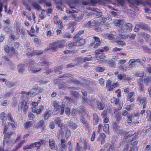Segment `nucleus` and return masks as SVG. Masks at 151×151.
<instances>
[{
	"instance_id": "nucleus-25",
	"label": "nucleus",
	"mask_w": 151,
	"mask_h": 151,
	"mask_svg": "<svg viewBox=\"0 0 151 151\" xmlns=\"http://www.w3.org/2000/svg\"><path fill=\"white\" fill-rule=\"evenodd\" d=\"M31 70L32 72L35 73L39 71L40 70V69L39 68H32L31 69Z\"/></svg>"
},
{
	"instance_id": "nucleus-29",
	"label": "nucleus",
	"mask_w": 151,
	"mask_h": 151,
	"mask_svg": "<svg viewBox=\"0 0 151 151\" xmlns=\"http://www.w3.org/2000/svg\"><path fill=\"white\" fill-rule=\"evenodd\" d=\"M35 146L37 148H38L40 146V144L39 142H37L35 143Z\"/></svg>"
},
{
	"instance_id": "nucleus-26",
	"label": "nucleus",
	"mask_w": 151,
	"mask_h": 151,
	"mask_svg": "<svg viewBox=\"0 0 151 151\" xmlns=\"http://www.w3.org/2000/svg\"><path fill=\"white\" fill-rule=\"evenodd\" d=\"M65 113L67 115H69L70 114V109L68 108L65 109Z\"/></svg>"
},
{
	"instance_id": "nucleus-52",
	"label": "nucleus",
	"mask_w": 151,
	"mask_h": 151,
	"mask_svg": "<svg viewBox=\"0 0 151 151\" xmlns=\"http://www.w3.org/2000/svg\"><path fill=\"white\" fill-rule=\"evenodd\" d=\"M52 11V9H49L48 10V12L49 13H51Z\"/></svg>"
},
{
	"instance_id": "nucleus-17",
	"label": "nucleus",
	"mask_w": 151,
	"mask_h": 151,
	"mask_svg": "<svg viewBox=\"0 0 151 151\" xmlns=\"http://www.w3.org/2000/svg\"><path fill=\"white\" fill-rule=\"evenodd\" d=\"M45 10H43L41 12L40 15V18L42 19H43L45 17Z\"/></svg>"
},
{
	"instance_id": "nucleus-58",
	"label": "nucleus",
	"mask_w": 151,
	"mask_h": 151,
	"mask_svg": "<svg viewBox=\"0 0 151 151\" xmlns=\"http://www.w3.org/2000/svg\"><path fill=\"white\" fill-rule=\"evenodd\" d=\"M1 115L2 116H3L4 117H5V116H6V114L4 113H2V114H1Z\"/></svg>"
},
{
	"instance_id": "nucleus-55",
	"label": "nucleus",
	"mask_w": 151,
	"mask_h": 151,
	"mask_svg": "<svg viewBox=\"0 0 151 151\" xmlns=\"http://www.w3.org/2000/svg\"><path fill=\"white\" fill-rule=\"evenodd\" d=\"M128 90L129 89L128 88H126L124 90V92L127 93L128 92H129V91H128Z\"/></svg>"
},
{
	"instance_id": "nucleus-30",
	"label": "nucleus",
	"mask_w": 151,
	"mask_h": 151,
	"mask_svg": "<svg viewBox=\"0 0 151 151\" xmlns=\"http://www.w3.org/2000/svg\"><path fill=\"white\" fill-rule=\"evenodd\" d=\"M38 101L37 102H33L32 103V105L33 106H37L38 105Z\"/></svg>"
},
{
	"instance_id": "nucleus-48",
	"label": "nucleus",
	"mask_w": 151,
	"mask_h": 151,
	"mask_svg": "<svg viewBox=\"0 0 151 151\" xmlns=\"http://www.w3.org/2000/svg\"><path fill=\"white\" fill-rule=\"evenodd\" d=\"M120 22V21H115V23L116 24V25H118V22L119 23H120L119 22Z\"/></svg>"
},
{
	"instance_id": "nucleus-57",
	"label": "nucleus",
	"mask_w": 151,
	"mask_h": 151,
	"mask_svg": "<svg viewBox=\"0 0 151 151\" xmlns=\"http://www.w3.org/2000/svg\"><path fill=\"white\" fill-rule=\"evenodd\" d=\"M32 17H33V20L34 21H35V16L34 14H33V15H32Z\"/></svg>"
},
{
	"instance_id": "nucleus-38",
	"label": "nucleus",
	"mask_w": 151,
	"mask_h": 151,
	"mask_svg": "<svg viewBox=\"0 0 151 151\" xmlns=\"http://www.w3.org/2000/svg\"><path fill=\"white\" fill-rule=\"evenodd\" d=\"M78 112V111H77L76 110L74 109L72 111V114H76Z\"/></svg>"
},
{
	"instance_id": "nucleus-37",
	"label": "nucleus",
	"mask_w": 151,
	"mask_h": 151,
	"mask_svg": "<svg viewBox=\"0 0 151 151\" xmlns=\"http://www.w3.org/2000/svg\"><path fill=\"white\" fill-rule=\"evenodd\" d=\"M116 92H117V96L118 97H119L121 96L120 91L119 90H118L115 91Z\"/></svg>"
},
{
	"instance_id": "nucleus-50",
	"label": "nucleus",
	"mask_w": 151,
	"mask_h": 151,
	"mask_svg": "<svg viewBox=\"0 0 151 151\" xmlns=\"http://www.w3.org/2000/svg\"><path fill=\"white\" fill-rule=\"evenodd\" d=\"M100 45V44L99 42H98L95 45L94 47H97V46H99Z\"/></svg>"
},
{
	"instance_id": "nucleus-56",
	"label": "nucleus",
	"mask_w": 151,
	"mask_h": 151,
	"mask_svg": "<svg viewBox=\"0 0 151 151\" xmlns=\"http://www.w3.org/2000/svg\"><path fill=\"white\" fill-rule=\"evenodd\" d=\"M24 24L28 26L29 25V23L27 22H25Z\"/></svg>"
},
{
	"instance_id": "nucleus-32",
	"label": "nucleus",
	"mask_w": 151,
	"mask_h": 151,
	"mask_svg": "<svg viewBox=\"0 0 151 151\" xmlns=\"http://www.w3.org/2000/svg\"><path fill=\"white\" fill-rule=\"evenodd\" d=\"M49 127L52 129H53L55 127V125L53 122H51L49 125Z\"/></svg>"
},
{
	"instance_id": "nucleus-36",
	"label": "nucleus",
	"mask_w": 151,
	"mask_h": 151,
	"mask_svg": "<svg viewBox=\"0 0 151 151\" xmlns=\"http://www.w3.org/2000/svg\"><path fill=\"white\" fill-rule=\"evenodd\" d=\"M135 62V60L133 59H132L130 60L129 61V65H131L133 63Z\"/></svg>"
},
{
	"instance_id": "nucleus-42",
	"label": "nucleus",
	"mask_w": 151,
	"mask_h": 151,
	"mask_svg": "<svg viewBox=\"0 0 151 151\" xmlns=\"http://www.w3.org/2000/svg\"><path fill=\"white\" fill-rule=\"evenodd\" d=\"M109 121V119L107 117H105L104 119V122L105 123H107Z\"/></svg>"
},
{
	"instance_id": "nucleus-64",
	"label": "nucleus",
	"mask_w": 151,
	"mask_h": 151,
	"mask_svg": "<svg viewBox=\"0 0 151 151\" xmlns=\"http://www.w3.org/2000/svg\"><path fill=\"white\" fill-rule=\"evenodd\" d=\"M5 22L6 23H9L10 22V21L9 20H6Z\"/></svg>"
},
{
	"instance_id": "nucleus-16",
	"label": "nucleus",
	"mask_w": 151,
	"mask_h": 151,
	"mask_svg": "<svg viewBox=\"0 0 151 151\" xmlns=\"http://www.w3.org/2000/svg\"><path fill=\"white\" fill-rule=\"evenodd\" d=\"M111 101L112 103L115 104H117L119 102V99L114 98L111 99Z\"/></svg>"
},
{
	"instance_id": "nucleus-6",
	"label": "nucleus",
	"mask_w": 151,
	"mask_h": 151,
	"mask_svg": "<svg viewBox=\"0 0 151 151\" xmlns=\"http://www.w3.org/2000/svg\"><path fill=\"white\" fill-rule=\"evenodd\" d=\"M70 134L69 131L68 130L64 129L63 133H61V135L63 137H65L66 138H68Z\"/></svg>"
},
{
	"instance_id": "nucleus-20",
	"label": "nucleus",
	"mask_w": 151,
	"mask_h": 151,
	"mask_svg": "<svg viewBox=\"0 0 151 151\" xmlns=\"http://www.w3.org/2000/svg\"><path fill=\"white\" fill-rule=\"evenodd\" d=\"M109 126L108 124H106L104 126V130L106 132H107L109 131Z\"/></svg>"
},
{
	"instance_id": "nucleus-31",
	"label": "nucleus",
	"mask_w": 151,
	"mask_h": 151,
	"mask_svg": "<svg viewBox=\"0 0 151 151\" xmlns=\"http://www.w3.org/2000/svg\"><path fill=\"white\" fill-rule=\"evenodd\" d=\"M49 113H51V112L50 111H49V112H47L45 113V119H47V118L49 116V114H48Z\"/></svg>"
},
{
	"instance_id": "nucleus-15",
	"label": "nucleus",
	"mask_w": 151,
	"mask_h": 151,
	"mask_svg": "<svg viewBox=\"0 0 151 151\" xmlns=\"http://www.w3.org/2000/svg\"><path fill=\"white\" fill-rule=\"evenodd\" d=\"M35 30L34 29L33 27H31V29L30 30V32H29V34L30 35V36L32 37H33L34 36V35L30 33H35Z\"/></svg>"
},
{
	"instance_id": "nucleus-33",
	"label": "nucleus",
	"mask_w": 151,
	"mask_h": 151,
	"mask_svg": "<svg viewBox=\"0 0 151 151\" xmlns=\"http://www.w3.org/2000/svg\"><path fill=\"white\" fill-rule=\"evenodd\" d=\"M118 78L119 79L122 80L123 79L124 77V76H122L120 74H119L118 75Z\"/></svg>"
},
{
	"instance_id": "nucleus-44",
	"label": "nucleus",
	"mask_w": 151,
	"mask_h": 151,
	"mask_svg": "<svg viewBox=\"0 0 151 151\" xmlns=\"http://www.w3.org/2000/svg\"><path fill=\"white\" fill-rule=\"evenodd\" d=\"M4 37L3 36H1L0 37V42H2L4 40Z\"/></svg>"
},
{
	"instance_id": "nucleus-22",
	"label": "nucleus",
	"mask_w": 151,
	"mask_h": 151,
	"mask_svg": "<svg viewBox=\"0 0 151 151\" xmlns=\"http://www.w3.org/2000/svg\"><path fill=\"white\" fill-rule=\"evenodd\" d=\"M10 48L9 47L7 46H6L5 47V50L6 52H10V51L11 52L13 53L14 52L13 50H10Z\"/></svg>"
},
{
	"instance_id": "nucleus-28",
	"label": "nucleus",
	"mask_w": 151,
	"mask_h": 151,
	"mask_svg": "<svg viewBox=\"0 0 151 151\" xmlns=\"http://www.w3.org/2000/svg\"><path fill=\"white\" fill-rule=\"evenodd\" d=\"M8 126L9 128H12V129H14L15 127L13 124L11 123H9L8 124Z\"/></svg>"
},
{
	"instance_id": "nucleus-14",
	"label": "nucleus",
	"mask_w": 151,
	"mask_h": 151,
	"mask_svg": "<svg viewBox=\"0 0 151 151\" xmlns=\"http://www.w3.org/2000/svg\"><path fill=\"white\" fill-rule=\"evenodd\" d=\"M134 93L133 92L129 93L128 94V99L129 101L131 102H132L134 101V99L133 98H131L133 95Z\"/></svg>"
},
{
	"instance_id": "nucleus-18",
	"label": "nucleus",
	"mask_w": 151,
	"mask_h": 151,
	"mask_svg": "<svg viewBox=\"0 0 151 151\" xmlns=\"http://www.w3.org/2000/svg\"><path fill=\"white\" fill-rule=\"evenodd\" d=\"M32 5L34 7H35V8L37 10L41 9V7L37 4L34 3L32 4Z\"/></svg>"
},
{
	"instance_id": "nucleus-62",
	"label": "nucleus",
	"mask_w": 151,
	"mask_h": 151,
	"mask_svg": "<svg viewBox=\"0 0 151 151\" xmlns=\"http://www.w3.org/2000/svg\"><path fill=\"white\" fill-rule=\"evenodd\" d=\"M108 38L110 40H112L113 39L114 37L113 36L111 37H108Z\"/></svg>"
},
{
	"instance_id": "nucleus-13",
	"label": "nucleus",
	"mask_w": 151,
	"mask_h": 151,
	"mask_svg": "<svg viewBox=\"0 0 151 151\" xmlns=\"http://www.w3.org/2000/svg\"><path fill=\"white\" fill-rule=\"evenodd\" d=\"M63 47V46L62 45L58 44L56 46V45H54L51 48L52 50H56L58 47L61 48Z\"/></svg>"
},
{
	"instance_id": "nucleus-34",
	"label": "nucleus",
	"mask_w": 151,
	"mask_h": 151,
	"mask_svg": "<svg viewBox=\"0 0 151 151\" xmlns=\"http://www.w3.org/2000/svg\"><path fill=\"white\" fill-rule=\"evenodd\" d=\"M126 62V61L125 60H120L119 61V63L120 64H123L125 63Z\"/></svg>"
},
{
	"instance_id": "nucleus-45",
	"label": "nucleus",
	"mask_w": 151,
	"mask_h": 151,
	"mask_svg": "<svg viewBox=\"0 0 151 151\" xmlns=\"http://www.w3.org/2000/svg\"><path fill=\"white\" fill-rule=\"evenodd\" d=\"M55 122L56 123H58L60 122V120L58 119H57L55 120Z\"/></svg>"
},
{
	"instance_id": "nucleus-1",
	"label": "nucleus",
	"mask_w": 151,
	"mask_h": 151,
	"mask_svg": "<svg viewBox=\"0 0 151 151\" xmlns=\"http://www.w3.org/2000/svg\"><path fill=\"white\" fill-rule=\"evenodd\" d=\"M28 104L27 99H24L23 97V101L20 103L19 105V107L24 112H25L28 108Z\"/></svg>"
},
{
	"instance_id": "nucleus-39",
	"label": "nucleus",
	"mask_w": 151,
	"mask_h": 151,
	"mask_svg": "<svg viewBox=\"0 0 151 151\" xmlns=\"http://www.w3.org/2000/svg\"><path fill=\"white\" fill-rule=\"evenodd\" d=\"M100 137L102 139H104L105 137V135L104 133H101L100 134Z\"/></svg>"
},
{
	"instance_id": "nucleus-24",
	"label": "nucleus",
	"mask_w": 151,
	"mask_h": 151,
	"mask_svg": "<svg viewBox=\"0 0 151 151\" xmlns=\"http://www.w3.org/2000/svg\"><path fill=\"white\" fill-rule=\"evenodd\" d=\"M96 70L97 71L99 72H102L104 70V68L102 67H98L96 68Z\"/></svg>"
},
{
	"instance_id": "nucleus-43",
	"label": "nucleus",
	"mask_w": 151,
	"mask_h": 151,
	"mask_svg": "<svg viewBox=\"0 0 151 151\" xmlns=\"http://www.w3.org/2000/svg\"><path fill=\"white\" fill-rule=\"evenodd\" d=\"M51 32L50 31H48L47 32V35L48 36H51Z\"/></svg>"
},
{
	"instance_id": "nucleus-8",
	"label": "nucleus",
	"mask_w": 151,
	"mask_h": 151,
	"mask_svg": "<svg viewBox=\"0 0 151 151\" xmlns=\"http://www.w3.org/2000/svg\"><path fill=\"white\" fill-rule=\"evenodd\" d=\"M55 141L54 140L52 139H50L49 140V146L50 148L52 149H55Z\"/></svg>"
},
{
	"instance_id": "nucleus-61",
	"label": "nucleus",
	"mask_w": 151,
	"mask_h": 151,
	"mask_svg": "<svg viewBox=\"0 0 151 151\" xmlns=\"http://www.w3.org/2000/svg\"><path fill=\"white\" fill-rule=\"evenodd\" d=\"M150 68H151V69L150 68H148V71L149 72L151 73V67H150Z\"/></svg>"
},
{
	"instance_id": "nucleus-7",
	"label": "nucleus",
	"mask_w": 151,
	"mask_h": 151,
	"mask_svg": "<svg viewBox=\"0 0 151 151\" xmlns=\"http://www.w3.org/2000/svg\"><path fill=\"white\" fill-rule=\"evenodd\" d=\"M109 50V48L107 46L104 47L103 49H101L100 50H97L96 51V53L98 54L100 53V51L101 52H104L106 51Z\"/></svg>"
},
{
	"instance_id": "nucleus-9",
	"label": "nucleus",
	"mask_w": 151,
	"mask_h": 151,
	"mask_svg": "<svg viewBox=\"0 0 151 151\" xmlns=\"http://www.w3.org/2000/svg\"><path fill=\"white\" fill-rule=\"evenodd\" d=\"M103 62L107 63L109 66L111 67H113L115 65L114 62L113 61H108L106 60H103Z\"/></svg>"
},
{
	"instance_id": "nucleus-19",
	"label": "nucleus",
	"mask_w": 151,
	"mask_h": 151,
	"mask_svg": "<svg viewBox=\"0 0 151 151\" xmlns=\"http://www.w3.org/2000/svg\"><path fill=\"white\" fill-rule=\"evenodd\" d=\"M105 56H103L102 55H97L94 58L96 59L99 60L103 59L104 58Z\"/></svg>"
},
{
	"instance_id": "nucleus-21",
	"label": "nucleus",
	"mask_w": 151,
	"mask_h": 151,
	"mask_svg": "<svg viewBox=\"0 0 151 151\" xmlns=\"http://www.w3.org/2000/svg\"><path fill=\"white\" fill-rule=\"evenodd\" d=\"M126 28L129 31H130L132 29V26L131 24H128L126 26Z\"/></svg>"
},
{
	"instance_id": "nucleus-27",
	"label": "nucleus",
	"mask_w": 151,
	"mask_h": 151,
	"mask_svg": "<svg viewBox=\"0 0 151 151\" xmlns=\"http://www.w3.org/2000/svg\"><path fill=\"white\" fill-rule=\"evenodd\" d=\"M29 117L30 119L32 120L34 118L35 116L32 114L30 113L29 115Z\"/></svg>"
},
{
	"instance_id": "nucleus-40",
	"label": "nucleus",
	"mask_w": 151,
	"mask_h": 151,
	"mask_svg": "<svg viewBox=\"0 0 151 151\" xmlns=\"http://www.w3.org/2000/svg\"><path fill=\"white\" fill-rule=\"evenodd\" d=\"M99 83L101 85L103 84L104 83V80L102 79H99Z\"/></svg>"
},
{
	"instance_id": "nucleus-47",
	"label": "nucleus",
	"mask_w": 151,
	"mask_h": 151,
	"mask_svg": "<svg viewBox=\"0 0 151 151\" xmlns=\"http://www.w3.org/2000/svg\"><path fill=\"white\" fill-rule=\"evenodd\" d=\"M127 114V112L126 111H124L122 112V114L124 115H126Z\"/></svg>"
},
{
	"instance_id": "nucleus-59",
	"label": "nucleus",
	"mask_w": 151,
	"mask_h": 151,
	"mask_svg": "<svg viewBox=\"0 0 151 151\" xmlns=\"http://www.w3.org/2000/svg\"><path fill=\"white\" fill-rule=\"evenodd\" d=\"M128 122L129 123H130L131 122V120L130 119L128 118Z\"/></svg>"
},
{
	"instance_id": "nucleus-46",
	"label": "nucleus",
	"mask_w": 151,
	"mask_h": 151,
	"mask_svg": "<svg viewBox=\"0 0 151 151\" xmlns=\"http://www.w3.org/2000/svg\"><path fill=\"white\" fill-rule=\"evenodd\" d=\"M94 39L97 42H100L99 39L97 37H95Z\"/></svg>"
},
{
	"instance_id": "nucleus-2",
	"label": "nucleus",
	"mask_w": 151,
	"mask_h": 151,
	"mask_svg": "<svg viewBox=\"0 0 151 151\" xmlns=\"http://www.w3.org/2000/svg\"><path fill=\"white\" fill-rule=\"evenodd\" d=\"M44 109V106L42 105H40L37 109L35 107H33L32 108V111L33 112L38 114H40Z\"/></svg>"
},
{
	"instance_id": "nucleus-54",
	"label": "nucleus",
	"mask_w": 151,
	"mask_h": 151,
	"mask_svg": "<svg viewBox=\"0 0 151 151\" xmlns=\"http://www.w3.org/2000/svg\"><path fill=\"white\" fill-rule=\"evenodd\" d=\"M70 52V51L68 50H66L64 51V52L65 53H68Z\"/></svg>"
},
{
	"instance_id": "nucleus-5",
	"label": "nucleus",
	"mask_w": 151,
	"mask_h": 151,
	"mask_svg": "<svg viewBox=\"0 0 151 151\" xmlns=\"http://www.w3.org/2000/svg\"><path fill=\"white\" fill-rule=\"evenodd\" d=\"M111 83V81H108L106 84V87L107 88H109V91L111 90L114 88L116 87L117 85V84L116 83H114L112 85L113 86V87L111 88V86L110 87H109V84H110Z\"/></svg>"
},
{
	"instance_id": "nucleus-63",
	"label": "nucleus",
	"mask_w": 151,
	"mask_h": 151,
	"mask_svg": "<svg viewBox=\"0 0 151 151\" xmlns=\"http://www.w3.org/2000/svg\"><path fill=\"white\" fill-rule=\"evenodd\" d=\"M7 12L9 14H11L12 13V11L11 10H9V12Z\"/></svg>"
},
{
	"instance_id": "nucleus-49",
	"label": "nucleus",
	"mask_w": 151,
	"mask_h": 151,
	"mask_svg": "<svg viewBox=\"0 0 151 151\" xmlns=\"http://www.w3.org/2000/svg\"><path fill=\"white\" fill-rule=\"evenodd\" d=\"M61 32V31L60 30H57V33L58 35L60 34Z\"/></svg>"
},
{
	"instance_id": "nucleus-10",
	"label": "nucleus",
	"mask_w": 151,
	"mask_h": 151,
	"mask_svg": "<svg viewBox=\"0 0 151 151\" xmlns=\"http://www.w3.org/2000/svg\"><path fill=\"white\" fill-rule=\"evenodd\" d=\"M34 124L30 122H26L25 124L24 127H25L27 128L29 127H33Z\"/></svg>"
},
{
	"instance_id": "nucleus-35",
	"label": "nucleus",
	"mask_w": 151,
	"mask_h": 151,
	"mask_svg": "<svg viewBox=\"0 0 151 151\" xmlns=\"http://www.w3.org/2000/svg\"><path fill=\"white\" fill-rule=\"evenodd\" d=\"M95 133H93L91 138V141H93L94 140L95 138Z\"/></svg>"
},
{
	"instance_id": "nucleus-11",
	"label": "nucleus",
	"mask_w": 151,
	"mask_h": 151,
	"mask_svg": "<svg viewBox=\"0 0 151 151\" xmlns=\"http://www.w3.org/2000/svg\"><path fill=\"white\" fill-rule=\"evenodd\" d=\"M77 44L76 43H73L72 42H69L68 44H67V46L69 48H71L72 47H73L74 46H77Z\"/></svg>"
},
{
	"instance_id": "nucleus-4",
	"label": "nucleus",
	"mask_w": 151,
	"mask_h": 151,
	"mask_svg": "<svg viewBox=\"0 0 151 151\" xmlns=\"http://www.w3.org/2000/svg\"><path fill=\"white\" fill-rule=\"evenodd\" d=\"M92 58V57L90 56L86 57L84 58V59H83L80 58H78L77 59V60L81 63L86 61H89L91 60Z\"/></svg>"
},
{
	"instance_id": "nucleus-3",
	"label": "nucleus",
	"mask_w": 151,
	"mask_h": 151,
	"mask_svg": "<svg viewBox=\"0 0 151 151\" xmlns=\"http://www.w3.org/2000/svg\"><path fill=\"white\" fill-rule=\"evenodd\" d=\"M52 103L54 107L53 113H54V114H55L56 113H55V111H57L59 109H60L61 107L58 105V104L56 101H53Z\"/></svg>"
},
{
	"instance_id": "nucleus-53",
	"label": "nucleus",
	"mask_w": 151,
	"mask_h": 151,
	"mask_svg": "<svg viewBox=\"0 0 151 151\" xmlns=\"http://www.w3.org/2000/svg\"><path fill=\"white\" fill-rule=\"evenodd\" d=\"M114 50L115 51H119L120 49L116 48H115L114 49Z\"/></svg>"
},
{
	"instance_id": "nucleus-51",
	"label": "nucleus",
	"mask_w": 151,
	"mask_h": 151,
	"mask_svg": "<svg viewBox=\"0 0 151 151\" xmlns=\"http://www.w3.org/2000/svg\"><path fill=\"white\" fill-rule=\"evenodd\" d=\"M56 93H52L51 95L52 96V97H54L56 96Z\"/></svg>"
},
{
	"instance_id": "nucleus-23",
	"label": "nucleus",
	"mask_w": 151,
	"mask_h": 151,
	"mask_svg": "<svg viewBox=\"0 0 151 151\" xmlns=\"http://www.w3.org/2000/svg\"><path fill=\"white\" fill-rule=\"evenodd\" d=\"M70 128L73 129L76 128L77 127L76 125L74 123H70Z\"/></svg>"
},
{
	"instance_id": "nucleus-41",
	"label": "nucleus",
	"mask_w": 151,
	"mask_h": 151,
	"mask_svg": "<svg viewBox=\"0 0 151 151\" xmlns=\"http://www.w3.org/2000/svg\"><path fill=\"white\" fill-rule=\"evenodd\" d=\"M139 26L138 25H137L135 27L134 29V31L135 32H137L139 30Z\"/></svg>"
},
{
	"instance_id": "nucleus-12",
	"label": "nucleus",
	"mask_w": 151,
	"mask_h": 151,
	"mask_svg": "<svg viewBox=\"0 0 151 151\" xmlns=\"http://www.w3.org/2000/svg\"><path fill=\"white\" fill-rule=\"evenodd\" d=\"M85 40L84 39L81 38L78 40V44H77V46L82 45L85 43Z\"/></svg>"
},
{
	"instance_id": "nucleus-60",
	"label": "nucleus",
	"mask_w": 151,
	"mask_h": 151,
	"mask_svg": "<svg viewBox=\"0 0 151 151\" xmlns=\"http://www.w3.org/2000/svg\"><path fill=\"white\" fill-rule=\"evenodd\" d=\"M58 24L60 25V27H61V26L62 25V22L61 21H59V23H58Z\"/></svg>"
}]
</instances>
